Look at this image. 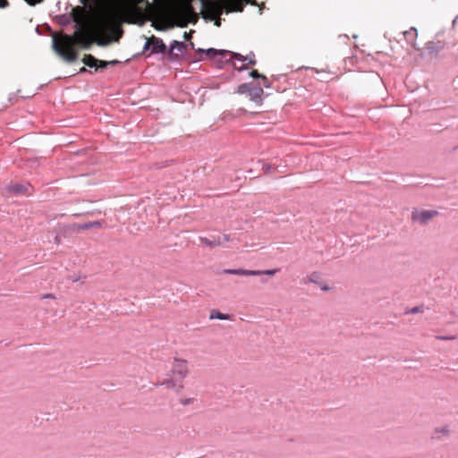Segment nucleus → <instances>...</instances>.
Segmentation results:
<instances>
[{"mask_svg": "<svg viewBox=\"0 0 458 458\" xmlns=\"http://www.w3.org/2000/svg\"><path fill=\"white\" fill-rule=\"evenodd\" d=\"M144 0H115L110 6L98 13L87 25L82 18L74 15L77 30L72 35L60 34L53 37L54 49L67 62L77 59L75 46L89 49L94 43L106 47L112 41H118L123 36L122 25L140 24L146 21V12L140 6ZM75 13H84L83 7L73 10Z\"/></svg>", "mask_w": 458, "mask_h": 458, "instance_id": "f257e3e1", "label": "nucleus"}, {"mask_svg": "<svg viewBox=\"0 0 458 458\" xmlns=\"http://www.w3.org/2000/svg\"><path fill=\"white\" fill-rule=\"evenodd\" d=\"M202 7L210 19L220 17L224 10L229 13L226 0H202Z\"/></svg>", "mask_w": 458, "mask_h": 458, "instance_id": "f03ea898", "label": "nucleus"}, {"mask_svg": "<svg viewBox=\"0 0 458 458\" xmlns=\"http://www.w3.org/2000/svg\"><path fill=\"white\" fill-rule=\"evenodd\" d=\"M170 375L183 382V380L190 375L188 360L182 358H174Z\"/></svg>", "mask_w": 458, "mask_h": 458, "instance_id": "7ed1b4c3", "label": "nucleus"}, {"mask_svg": "<svg viewBox=\"0 0 458 458\" xmlns=\"http://www.w3.org/2000/svg\"><path fill=\"white\" fill-rule=\"evenodd\" d=\"M437 216H438V212L437 210L414 208L411 211V219L414 223L426 225L428 221L432 220Z\"/></svg>", "mask_w": 458, "mask_h": 458, "instance_id": "20e7f679", "label": "nucleus"}, {"mask_svg": "<svg viewBox=\"0 0 458 458\" xmlns=\"http://www.w3.org/2000/svg\"><path fill=\"white\" fill-rule=\"evenodd\" d=\"M82 62L85 65H87L90 68L95 67L96 69L106 68L108 65H114L119 63V61H117V60H113V61L98 60L96 57H94L92 55H89V54L85 55L83 56Z\"/></svg>", "mask_w": 458, "mask_h": 458, "instance_id": "39448f33", "label": "nucleus"}, {"mask_svg": "<svg viewBox=\"0 0 458 458\" xmlns=\"http://www.w3.org/2000/svg\"><path fill=\"white\" fill-rule=\"evenodd\" d=\"M231 240V237L229 234L224 233L222 235L214 236L212 239H208L207 237H200L199 241L202 244L208 246V247H217L225 245L226 242H228Z\"/></svg>", "mask_w": 458, "mask_h": 458, "instance_id": "423d86ee", "label": "nucleus"}, {"mask_svg": "<svg viewBox=\"0 0 458 458\" xmlns=\"http://www.w3.org/2000/svg\"><path fill=\"white\" fill-rule=\"evenodd\" d=\"M158 385L164 386L167 390H173L176 393L182 392L184 388L183 382L172 375H170L169 377L165 378Z\"/></svg>", "mask_w": 458, "mask_h": 458, "instance_id": "0eeeda50", "label": "nucleus"}, {"mask_svg": "<svg viewBox=\"0 0 458 458\" xmlns=\"http://www.w3.org/2000/svg\"><path fill=\"white\" fill-rule=\"evenodd\" d=\"M149 47H151L152 53H163L165 51L166 48L163 40L155 36H151L147 39V42L144 46V49H148Z\"/></svg>", "mask_w": 458, "mask_h": 458, "instance_id": "6e6552de", "label": "nucleus"}, {"mask_svg": "<svg viewBox=\"0 0 458 458\" xmlns=\"http://www.w3.org/2000/svg\"><path fill=\"white\" fill-rule=\"evenodd\" d=\"M451 428L449 425H442L436 427L431 434V439L436 441H440L445 438L449 437L451 435Z\"/></svg>", "mask_w": 458, "mask_h": 458, "instance_id": "1a4fd4ad", "label": "nucleus"}, {"mask_svg": "<svg viewBox=\"0 0 458 458\" xmlns=\"http://www.w3.org/2000/svg\"><path fill=\"white\" fill-rule=\"evenodd\" d=\"M228 3V12L242 13L246 4H257L255 0H226Z\"/></svg>", "mask_w": 458, "mask_h": 458, "instance_id": "9d476101", "label": "nucleus"}, {"mask_svg": "<svg viewBox=\"0 0 458 458\" xmlns=\"http://www.w3.org/2000/svg\"><path fill=\"white\" fill-rule=\"evenodd\" d=\"M204 52V50H202ZM206 55L211 58H214L217 55H220L222 57H225L226 55H231L232 58H239L241 56L240 54L233 53L227 50H217L215 48H209L205 51Z\"/></svg>", "mask_w": 458, "mask_h": 458, "instance_id": "9b49d317", "label": "nucleus"}, {"mask_svg": "<svg viewBox=\"0 0 458 458\" xmlns=\"http://www.w3.org/2000/svg\"><path fill=\"white\" fill-rule=\"evenodd\" d=\"M248 95L252 101L260 104L262 102L263 89L260 86H253Z\"/></svg>", "mask_w": 458, "mask_h": 458, "instance_id": "f8f14e48", "label": "nucleus"}, {"mask_svg": "<svg viewBox=\"0 0 458 458\" xmlns=\"http://www.w3.org/2000/svg\"><path fill=\"white\" fill-rule=\"evenodd\" d=\"M7 190L14 194H24L27 192L28 188L19 183H10Z\"/></svg>", "mask_w": 458, "mask_h": 458, "instance_id": "ddd939ff", "label": "nucleus"}, {"mask_svg": "<svg viewBox=\"0 0 458 458\" xmlns=\"http://www.w3.org/2000/svg\"><path fill=\"white\" fill-rule=\"evenodd\" d=\"M225 274L227 275H237V276H251L252 270L243 269V268H238V269H225Z\"/></svg>", "mask_w": 458, "mask_h": 458, "instance_id": "4468645a", "label": "nucleus"}, {"mask_svg": "<svg viewBox=\"0 0 458 458\" xmlns=\"http://www.w3.org/2000/svg\"><path fill=\"white\" fill-rule=\"evenodd\" d=\"M100 227H101V223L99 221L89 222V223H85V224H81V225H78V229H81V230H89L91 228H100Z\"/></svg>", "mask_w": 458, "mask_h": 458, "instance_id": "2eb2a0df", "label": "nucleus"}, {"mask_svg": "<svg viewBox=\"0 0 458 458\" xmlns=\"http://www.w3.org/2000/svg\"><path fill=\"white\" fill-rule=\"evenodd\" d=\"M210 319H221V320H228L230 318V316L227 314H224L218 310H212L209 316Z\"/></svg>", "mask_w": 458, "mask_h": 458, "instance_id": "dca6fc26", "label": "nucleus"}, {"mask_svg": "<svg viewBox=\"0 0 458 458\" xmlns=\"http://www.w3.org/2000/svg\"><path fill=\"white\" fill-rule=\"evenodd\" d=\"M278 270L277 269H267V270H252L251 276H260V275H267V276H274Z\"/></svg>", "mask_w": 458, "mask_h": 458, "instance_id": "f3484780", "label": "nucleus"}, {"mask_svg": "<svg viewBox=\"0 0 458 458\" xmlns=\"http://www.w3.org/2000/svg\"><path fill=\"white\" fill-rule=\"evenodd\" d=\"M185 48V44L183 42H179L174 40L171 45L170 54L174 55V50L178 49L179 51H182Z\"/></svg>", "mask_w": 458, "mask_h": 458, "instance_id": "a211bd4d", "label": "nucleus"}, {"mask_svg": "<svg viewBox=\"0 0 458 458\" xmlns=\"http://www.w3.org/2000/svg\"><path fill=\"white\" fill-rule=\"evenodd\" d=\"M196 399L194 397H182L180 399V403L182 406H187L193 404L195 403Z\"/></svg>", "mask_w": 458, "mask_h": 458, "instance_id": "6ab92c4d", "label": "nucleus"}, {"mask_svg": "<svg viewBox=\"0 0 458 458\" xmlns=\"http://www.w3.org/2000/svg\"><path fill=\"white\" fill-rule=\"evenodd\" d=\"M250 89H251V87L250 85H248V84H242L238 88V92H240V93H248L249 94Z\"/></svg>", "mask_w": 458, "mask_h": 458, "instance_id": "aec40b11", "label": "nucleus"}, {"mask_svg": "<svg viewBox=\"0 0 458 458\" xmlns=\"http://www.w3.org/2000/svg\"><path fill=\"white\" fill-rule=\"evenodd\" d=\"M28 4L34 6L36 4H41L44 0H24Z\"/></svg>", "mask_w": 458, "mask_h": 458, "instance_id": "412c9836", "label": "nucleus"}, {"mask_svg": "<svg viewBox=\"0 0 458 458\" xmlns=\"http://www.w3.org/2000/svg\"><path fill=\"white\" fill-rule=\"evenodd\" d=\"M250 76L252 78H262V74L259 73V72L257 70H253L251 72H250Z\"/></svg>", "mask_w": 458, "mask_h": 458, "instance_id": "4be33fe9", "label": "nucleus"}, {"mask_svg": "<svg viewBox=\"0 0 458 458\" xmlns=\"http://www.w3.org/2000/svg\"><path fill=\"white\" fill-rule=\"evenodd\" d=\"M404 34L407 36V35H411V36H414L416 37L417 36V30L416 29L414 28H411L409 31H405Z\"/></svg>", "mask_w": 458, "mask_h": 458, "instance_id": "5701e85b", "label": "nucleus"}, {"mask_svg": "<svg viewBox=\"0 0 458 458\" xmlns=\"http://www.w3.org/2000/svg\"><path fill=\"white\" fill-rule=\"evenodd\" d=\"M238 60H248L249 61V64H255V60L253 58H249L248 56L247 57H242V55L237 58Z\"/></svg>", "mask_w": 458, "mask_h": 458, "instance_id": "b1692460", "label": "nucleus"}, {"mask_svg": "<svg viewBox=\"0 0 458 458\" xmlns=\"http://www.w3.org/2000/svg\"><path fill=\"white\" fill-rule=\"evenodd\" d=\"M9 6V2L7 0H0V8H5Z\"/></svg>", "mask_w": 458, "mask_h": 458, "instance_id": "393cba45", "label": "nucleus"}, {"mask_svg": "<svg viewBox=\"0 0 458 458\" xmlns=\"http://www.w3.org/2000/svg\"><path fill=\"white\" fill-rule=\"evenodd\" d=\"M262 81H263V85L266 87V88H268L269 87V83H268V80L266 76H262Z\"/></svg>", "mask_w": 458, "mask_h": 458, "instance_id": "a878e982", "label": "nucleus"}, {"mask_svg": "<svg viewBox=\"0 0 458 458\" xmlns=\"http://www.w3.org/2000/svg\"><path fill=\"white\" fill-rule=\"evenodd\" d=\"M437 338L440 340H454V336H437Z\"/></svg>", "mask_w": 458, "mask_h": 458, "instance_id": "bb28decb", "label": "nucleus"}, {"mask_svg": "<svg viewBox=\"0 0 458 458\" xmlns=\"http://www.w3.org/2000/svg\"><path fill=\"white\" fill-rule=\"evenodd\" d=\"M191 1H192V0H187V1H186V4H185V7H186V9H187V10H189V11H191V10L192 9L191 4Z\"/></svg>", "mask_w": 458, "mask_h": 458, "instance_id": "cd10ccee", "label": "nucleus"}, {"mask_svg": "<svg viewBox=\"0 0 458 458\" xmlns=\"http://www.w3.org/2000/svg\"><path fill=\"white\" fill-rule=\"evenodd\" d=\"M215 20H216V21H215V25H216V26H220V24H221V20H220V18L218 17V18H216V19H215Z\"/></svg>", "mask_w": 458, "mask_h": 458, "instance_id": "c85d7f7f", "label": "nucleus"}, {"mask_svg": "<svg viewBox=\"0 0 458 458\" xmlns=\"http://www.w3.org/2000/svg\"><path fill=\"white\" fill-rule=\"evenodd\" d=\"M183 37H184L185 39H189L190 37H191V32H189V33L188 32H184Z\"/></svg>", "mask_w": 458, "mask_h": 458, "instance_id": "c756f323", "label": "nucleus"}, {"mask_svg": "<svg viewBox=\"0 0 458 458\" xmlns=\"http://www.w3.org/2000/svg\"><path fill=\"white\" fill-rule=\"evenodd\" d=\"M44 297H45V298H47V299H54V298H55V297H54V295H53V294H51V293H47V294H46Z\"/></svg>", "mask_w": 458, "mask_h": 458, "instance_id": "7c9ffc66", "label": "nucleus"}, {"mask_svg": "<svg viewBox=\"0 0 458 458\" xmlns=\"http://www.w3.org/2000/svg\"><path fill=\"white\" fill-rule=\"evenodd\" d=\"M419 311H420V309H419L418 307H415V308H413V309L411 310V312H412V313H417V312H419Z\"/></svg>", "mask_w": 458, "mask_h": 458, "instance_id": "2f4dec72", "label": "nucleus"}, {"mask_svg": "<svg viewBox=\"0 0 458 458\" xmlns=\"http://www.w3.org/2000/svg\"><path fill=\"white\" fill-rule=\"evenodd\" d=\"M318 275L317 273H313L310 277V281H313V277H318Z\"/></svg>", "mask_w": 458, "mask_h": 458, "instance_id": "473e14b6", "label": "nucleus"}, {"mask_svg": "<svg viewBox=\"0 0 458 458\" xmlns=\"http://www.w3.org/2000/svg\"><path fill=\"white\" fill-rule=\"evenodd\" d=\"M86 71H87V70H86V68H85V67H82V68H81V70H80V72H86Z\"/></svg>", "mask_w": 458, "mask_h": 458, "instance_id": "72a5a7b5", "label": "nucleus"}, {"mask_svg": "<svg viewBox=\"0 0 458 458\" xmlns=\"http://www.w3.org/2000/svg\"><path fill=\"white\" fill-rule=\"evenodd\" d=\"M323 290H327L328 288L327 286L322 287Z\"/></svg>", "mask_w": 458, "mask_h": 458, "instance_id": "f704fd0d", "label": "nucleus"}]
</instances>
